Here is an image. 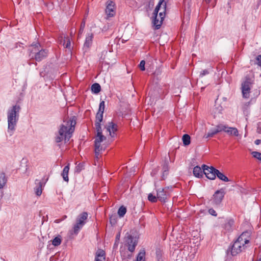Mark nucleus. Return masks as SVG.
I'll list each match as a JSON object with an SVG mask.
<instances>
[{
  "mask_svg": "<svg viewBox=\"0 0 261 261\" xmlns=\"http://www.w3.org/2000/svg\"><path fill=\"white\" fill-rule=\"evenodd\" d=\"M105 107V101L102 100V101H100V102L99 103V109H98V111L97 112L103 114Z\"/></svg>",
  "mask_w": 261,
  "mask_h": 261,
  "instance_id": "c9c22d12",
  "label": "nucleus"
},
{
  "mask_svg": "<svg viewBox=\"0 0 261 261\" xmlns=\"http://www.w3.org/2000/svg\"><path fill=\"white\" fill-rule=\"evenodd\" d=\"M116 216H113L112 215L110 217V222L111 224H115V223L116 222Z\"/></svg>",
  "mask_w": 261,
  "mask_h": 261,
  "instance_id": "a19ab883",
  "label": "nucleus"
},
{
  "mask_svg": "<svg viewBox=\"0 0 261 261\" xmlns=\"http://www.w3.org/2000/svg\"><path fill=\"white\" fill-rule=\"evenodd\" d=\"M193 174L197 177H202L203 175V170L199 166H196L193 169Z\"/></svg>",
  "mask_w": 261,
  "mask_h": 261,
  "instance_id": "4be33fe9",
  "label": "nucleus"
},
{
  "mask_svg": "<svg viewBox=\"0 0 261 261\" xmlns=\"http://www.w3.org/2000/svg\"><path fill=\"white\" fill-rule=\"evenodd\" d=\"M159 169H154L152 170V172L151 173V174L152 176H154L158 172Z\"/></svg>",
  "mask_w": 261,
  "mask_h": 261,
  "instance_id": "8fccbe9b",
  "label": "nucleus"
},
{
  "mask_svg": "<svg viewBox=\"0 0 261 261\" xmlns=\"http://www.w3.org/2000/svg\"><path fill=\"white\" fill-rule=\"evenodd\" d=\"M117 125L113 122H110L106 126L107 132L112 137H114L115 132L117 130Z\"/></svg>",
  "mask_w": 261,
  "mask_h": 261,
  "instance_id": "4468645a",
  "label": "nucleus"
},
{
  "mask_svg": "<svg viewBox=\"0 0 261 261\" xmlns=\"http://www.w3.org/2000/svg\"><path fill=\"white\" fill-rule=\"evenodd\" d=\"M225 132L227 133L228 134L230 135H233L234 136H238L239 132L237 128L232 127H228L226 126Z\"/></svg>",
  "mask_w": 261,
  "mask_h": 261,
  "instance_id": "aec40b11",
  "label": "nucleus"
},
{
  "mask_svg": "<svg viewBox=\"0 0 261 261\" xmlns=\"http://www.w3.org/2000/svg\"><path fill=\"white\" fill-rule=\"evenodd\" d=\"M255 63L258 66H261V55H258L256 57Z\"/></svg>",
  "mask_w": 261,
  "mask_h": 261,
  "instance_id": "ea45409f",
  "label": "nucleus"
},
{
  "mask_svg": "<svg viewBox=\"0 0 261 261\" xmlns=\"http://www.w3.org/2000/svg\"><path fill=\"white\" fill-rule=\"evenodd\" d=\"M145 61L144 60H142L139 65V68L141 69V70H142V71L145 70Z\"/></svg>",
  "mask_w": 261,
  "mask_h": 261,
  "instance_id": "58836bf2",
  "label": "nucleus"
},
{
  "mask_svg": "<svg viewBox=\"0 0 261 261\" xmlns=\"http://www.w3.org/2000/svg\"><path fill=\"white\" fill-rule=\"evenodd\" d=\"M183 144L185 146H188L190 144L191 138L188 134H184L182 137Z\"/></svg>",
  "mask_w": 261,
  "mask_h": 261,
  "instance_id": "c85d7f7f",
  "label": "nucleus"
},
{
  "mask_svg": "<svg viewBox=\"0 0 261 261\" xmlns=\"http://www.w3.org/2000/svg\"><path fill=\"white\" fill-rule=\"evenodd\" d=\"M205 2H206L207 4L209 3H210V0H205Z\"/></svg>",
  "mask_w": 261,
  "mask_h": 261,
  "instance_id": "864d4df0",
  "label": "nucleus"
},
{
  "mask_svg": "<svg viewBox=\"0 0 261 261\" xmlns=\"http://www.w3.org/2000/svg\"><path fill=\"white\" fill-rule=\"evenodd\" d=\"M35 184H36V186L34 188L35 193L37 196H40L41 195L42 192L43 183L39 180L36 179Z\"/></svg>",
  "mask_w": 261,
  "mask_h": 261,
  "instance_id": "6ab92c4d",
  "label": "nucleus"
},
{
  "mask_svg": "<svg viewBox=\"0 0 261 261\" xmlns=\"http://www.w3.org/2000/svg\"><path fill=\"white\" fill-rule=\"evenodd\" d=\"M97 132V136L95 138V141H98V142L101 143L104 140L106 139V137L102 134V129H96Z\"/></svg>",
  "mask_w": 261,
  "mask_h": 261,
  "instance_id": "5701e85b",
  "label": "nucleus"
},
{
  "mask_svg": "<svg viewBox=\"0 0 261 261\" xmlns=\"http://www.w3.org/2000/svg\"><path fill=\"white\" fill-rule=\"evenodd\" d=\"M234 221L232 219H227L224 224V228L227 231L230 232L232 230Z\"/></svg>",
  "mask_w": 261,
  "mask_h": 261,
  "instance_id": "dca6fc26",
  "label": "nucleus"
},
{
  "mask_svg": "<svg viewBox=\"0 0 261 261\" xmlns=\"http://www.w3.org/2000/svg\"><path fill=\"white\" fill-rule=\"evenodd\" d=\"M210 69L203 70L200 73L199 77L202 78L204 76L210 73Z\"/></svg>",
  "mask_w": 261,
  "mask_h": 261,
  "instance_id": "e433bc0d",
  "label": "nucleus"
},
{
  "mask_svg": "<svg viewBox=\"0 0 261 261\" xmlns=\"http://www.w3.org/2000/svg\"><path fill=\"white\" fill-rule=\"evenodd\" d=\"M19 105L16 104L9 108L7 111L8 133L12 136L16 128L19 118L20 111Z\"/></svg>",
  "mask_w": 261,
  "mask_h": 261,
  "instance_id": "f03ea898",
  "label": "nucleus"
},
{
  "mask_svg": "<svg viewBox=\"0 0 261 261\" xmlns=\"http://www.w3.org/2000/svg\"><path fill=\"white\" fill-rule=\"evenodd\" d=\"M250 232L249 231L243 232L238 238L240 241L243 242L244 244L246 245L248 244L250 242Z\"/></svg>",
  "mask_w": 261,
  "mask_h": 261,
  "instance_id": "2eb2a0df",
  "label": "nucleus"
},
{
  "mask_svg": "<svg viewBox=\"0 0 261 261\" xmlns=\"http://www.w3.org/2000/svg\"><path fill=\"white\" fill-rule=\"evenodd\" d=\"M84 169V164L83 163H80L76 166L75 171L76 172L80 173Z\"/></svg>",
  "mask_w": 261,
  "mask_h": 261,
  "instance_id": "f704fd0d",
  "label": "nucleus"
},
{
  "mask_svg": "<svg viewBox=\"0 0 261 261\" xmlns=\"http://www.w3.org/2000/svg\"><path fill=\"white\" fill-rule=\"evenodd\" d=\"M105 11L108 17L114 16L115 14L114 3L112 1L108 2Z\"/></svg>",
  "mask_w": 261,
  "mask_h": 261,
  "instance_id": "ddd939ff",
  "label": "nucleus"
},
{
  "mask_svg": "<svg viewBox=\"0 0 261 261\" xmlns=\"http://www.w3.org/2000/svg\"><path fill=\"white\" fill-rule=\"evenodd\" d=\"M226 128V125H223V124H219L216 126L215 129L216 130V132L217 133L221 132L222 131H225Z\"/></svg>",
  "mask_w": 261,
  "mask_h": 261,
  "instance_id": "2f4dec72",
  "label": "nucleus"
},
{
  "mask_svg": "<svg viewBox=\"0 0 261 261\" xmlns=\"http://www.w3.org/2000/svg\"><path fill=\"white\" fill-rule=\"evenodd\" d=\"M116 238H117V239H119V236H117Z\"/></svg>",
  "mask_w": 261,
  "mask_h": 261,
  "instance_id": "6e6d98bb",
  "label": "nucleus"
},
{
  "mask_svg": "<svg viewBox=\"0 0 261 261\" xmlns=\"http://www.w3.org/2000/svg\"><path fill=\"white\" fill-rule=\"evenodd\" d=\"M93 38V34L92 33H88L87 34L83 48L84 52H87L91 47Z\"/></svg>",
  "mask_w": 261,
  "mask_h": 261,
  "instance_id": "f8f14e48",
  "label": "nucleus"
},
{
  "mask_svg": "<svg viewBox=\"0 0 261 261\" xmlns=\"http://www.w3.org/2000/svg\"><path fill=\"white\" fill-rule=\"evenodd\" d=\"M76 121L73 119L64 121L63 123L60 126L58 134L55 137L56 143H60L63 140L68 141L71 137V134L74 130Z\"/></svg>",
  "mask_w": 261,
  "mask_h": 261,
  "instance_id": "f257e3e1",
  "label": "nucleus"
},
{
  "mask_svg": "<svg viewBox=\"0 0 261 261\" xmlns=\"http://www.w3.org/2000/svg\"><path fill=\"white\" fill-rule=\"evenodd\" d=\"M105 257H103V258H100L99 257V256H95V261H103V260H105Z\"/></svg>",
  "mask_w": 261,
  "mask_h": 261,
  "instance_id": "09e8293b",
  "label": "nucleus"
},
{
  "mask_svg": "<svg viewBox=\"0 0 261 261\" xmlns=\"http://www.w3.org/2000/svg\"><path fill=\"white\" fill-rule=\"evenodd\" d=\"M69 170V164H68L67 165L65 166L64 168L63 171L62 172L61 175L63 177L64 180L68 182L69 180L68 178V172Z\"/></svg>",
  "mask_w": 261,
  "mask_h": 261,
  "instance_id": "412c9836",
  "label": "nucleus"
},
{
  "mask_svg": "<svg viewBox=\"0 0 261 261\" xmlns=\"http://www.w3.org/2000/svg\"><path fill=\"white\" fill-rule=\"evenodd\" d=\"M136 261H145V251L141 250L137 255Z\"/></svg>",
  "mask_w": 261,
  "mask_h": 261,
  "instance_id": "393cba45",
  "label": "nucleus"
},
{
  "mask_svg": "<svg viewBox=\"0 0 261 261\" xmlns=\"http://www.w3.org/2000/svg\"><path fill=\"white\" fill-rule=\"evenodd\" d=\"M126 213V208L122 205L121 206L118 211V214L120 217H123Z\"/></svg>",
  "mask_w": 261,
  "mask_h": 261,
  "instance_id": "c756f323",
  "label": "nucleus"
},
{
  "mask_svg": "<svg viewBox=\"0 0 261 261\" xmlns=\"http://www.w3.org/2000/svg\"><path fill=\"white\" fill-rule=\"evenodd\" d=\"M128 251L133 252L138 244V239L131 235L127 237L126 241Z\"/></svg>",
  "mask_w": 261,
  "mask_h": 261,
  "instance_id": "9b49d317",
  "label": "nucleus"
},
{
  "mask_svg": "<svg viewBox=\"0 0 261 261\" xmlns=\"http://www.w3.org/2000/svg\"><path fill=\"white\" fill-rule=\"evenodd\" d=\"M101 90V87L98 83H94L91 86V91L95 94L98 93Z\"/></svg>",
  "mask_w": 261,
  "mask_h": 261,
  "instance_id": "cd10ccee",
  "label": "nucleus"
},
{
  "mask_svg": "<svg viewBox=\"0 0 261 261\" xmlns=\"http://www.w3.org/2000/svg\"><path fill=\"white\" fill-rule=\"evenodd\" d=\"M257 132L259 134H261V127L258 126L257 128Z\"/></svg>",
  "mask_w": 261,
  "mask_h": 261,
  "instance_id": "603ef678",
  "label": "nucleus"
},
{
  "mask_svg": "<svg viewBox=\"0 0 261 261\" xmlns=\"http://www.w3.org/2000/svg\"><path fill=\"white\" fill-rule=\"evenodd\" d=\"M222 107L220 108V110H219V113H221V111H222Z\"/></svg>",
  "mask_w": 261,
  "mask_h": 261,
  "instance_id": "5fc2aeb1",
  "label": "nucleus"
},
{
  "mask_svg": "<svg viewBox=\"0 0 261 261\" xmlns=\"http://www.w3.org/2000/svg\"><path fill=\"white\" fill-rule=\"evenodd\" d=\"M94 146H95V155L97 160L99 159V155L103 149L102 146L101 145V143L98 142V141H94Z\"/></svg>",
  "mask_w": 261,
  "mask_h": 261,
  "instance_id": "f3484780",
  "label": "nucleus"
},
{
  "mask_svg": "<svg viewBox=\"0 0 261 261\" xmlns=\"http://www.w3.org/2000/svg\"><path fill=\"white\" fill-rule=\"evenodd\" d=\"M7 181V180L6 178L5 174L4 173L0 174V190L4 187Z\"/></svg>",
  "mask_w": 261,
  "mask_h": 261,
  "instance_id": "a878e982",
  "label": "nucleus"
},
{
  "mask_svg": "<svg viewBox=\"0 0 261 261\" xmlns=\"http://www.w3.org/2000/svg\"><path fill=\"white\" fill-rule=\"evenodd\" d=\"M217 133L216 132L215 128L210 129L207 133L206 134V138H211L213 137L215 135L217 134Z\"/></svg>",
  "mask_w": 261,
  "mask_h": 261,
  "instance_id": "72a5a7b5",
  "label": "nucleus"
},
{
  "mask_svg": "<svg viewBox=\"0 0 261 261\" xmlns=\"http://www.w3.org/2000/svg\"><path fill=\"white\" fill-rule=\"evenodd\" d=\"M102 120L103 114L97 112L96 115V120L95 123L96 129L101 128L100 123L102 122Z\"/></svg>",
  "mask_w": 261,
  "mask_h": 261,
  "instance_id": "a211bd4d",
  "label": "nucleus"
},
{
  "mask_svg": "<svg viewBox=\"0 0 261 261\" xmlns=\"http://www.w3.org/2000/svg\"><path fill=\"white\" fill-rule=\"evenodd\" d=\"M252 154L254 158L261 161V153L257 151H253Z\"/></svg>",
  "mask_w": 261,
  "mask_h": 261,
  "instance_id": "4c0bfd02",
  "label": "nucleus"
},
{
  "mask_svg": "<svg viewBox=\"0 0 261 261\" xmlns=\"http://www.w3.org/2000/svg\"><path fill=\"white\" fill-rule=\"evenodd\" d=\"M257 261H261V258H260L259 260H258Z\"/></svg>",
  "mask_w": 261,
  "mask_h": 261,
  "instance_id": "4d7b16f0",
  "label": "nucleus"
},
{
  "mask_svg": "<svg viewBox=\"0 0 261 261\" xmlns=\"http://www.w3.org/2000/svg\"><path fill=\"white\" fill-rule=\"evenodd\" d=\"M157 196L153 195L152 193H149L148 196V200L151 202H155L157 201Z\"/></svg>",
  "mask_w": 261,
  "mask_h": 261,
  "instance_id": "473e14b6",
  "label": "nucleus"
},
{
  "mask_svg": "<svg viewBox=\"0 0 261 261\" xmlns=\"http://www.w3.org/2000/svg\"><path fill=\"white\" fill-rule=\"evenodd\" d=\"M261 143V140L259 139H257L255 141L254 143L256 145H259Z\"/></svg>",
  "mask_w": 261,
  "mask_h": 261,
  "instance_id": "3c124183",
  "label": "nucleus"
},
{
  "mask_svg": "<svg viewBox=\"0 0 261 261\" xmlns=\"http://www.w3.org/2000/svg\"><path fill=\"white\" fill-rule=\"evenodd\" d=\"M85 21H83L81 24V28H80V29L79 30V34H82L84 31V29L85 28Z\"/></svg>",
  "mask_w": 261,
  "mask_h": 261,
  "instance_id": "37998d69",
  "label": "nucleus"
},
{
  "mask_svg": "<svg viewBox=\"0 0 261 261\" xmlns=\"http://www.w3.org/2000/svg\"><path fill=\"white\" fill-rule=\"evenodd\" d=\"M168 171H163V173H162V179L164 180L165 179V178L166 177V176L168 175Z\"/></svg>",
  "mask_w": 261,
  "mask_h": 261,
  "instance_id": "49530a36",
  "label": "nucleus"
},
{
  "mask_svg": "<svg viewBox=\"0 0 261 261\" xmlns=\"http://www.w3.org/2000/svg\"><path fill=\"white\" fill-rule=\"evenodd\" d=\"M247 247V245L244 244L243 242L237 239L231 247L230 253L231 255L236 256L243 250H245Z\"/></svg>",
  "mask_w": 261,
  "mask_h": 261,
  "instance_id": "39448f33",
  "label": "nucleus"
},
{
  "mask_svg": "<svg viewBox=\"0 0 261 261\" xmlns=\"http://www.w3.org/2000/svg\"><path fill=\"white\" fill-rule=\"evenodd\" d=\"M208 213L214 216H217V214L216 212L212 208L208 210Z\"/></svg>",
  "mask_w": 261,
  "mask_h": 261,
  "instance_id": "c03bdc74",
  "label": "nucleus"
},
{
  "mask_svg": "<svg viewBox=\"0 0 261 261\" xmlns=\"http://www.w3.org/2000/svg\"><path fill=\"white\" fill-rule=\"evenodd\" d=\"M71 43L70 39L69 38H67V42L65 44V47L67 48H69L70 47Z\"/></svg>",
  "mask_w": 261,
  "mask_h": 261,
  "instance_id": "de8ad7c7",
  "label": "nucleus"
},
{
  "mask_svg": "<svg viewBox=\"0 0 261 261\" xmlns=\"http://www.w3.org/2000/svg\"><path fill=\"white\" fill-rule=\"evenodd\" d=\"M163 171H168V162L166 161L163 165Z\"/></svg>",
  "mask_w": 261,
  "mask_h": 261,
  "instance_id": "79ce46f5",
  "label": "nucleus"
},
{
  "mask_svg": "<svg viewBox=\"0 0 261 261\" xmlns=\"http://www.w3.org/2000/svg\"><path fill=\"white\" fill-rule=\"evenodd\" d=\"M61 243V239L59 236L55 237L52 241V244L55 246H58L60 245Z\"/></svg>",
  "mask_w": 261,
  "mask_h": 261,
  "instance_id": "7c9ffc66",
  "label": "nucleus"
},
{
  "mask_svg": "<svg viewBox=\"0 0 261 261\" xmlns=\"http://www.w3.org/2000/svg\"><path fill=\"white\" fill-rule=\"evenodd\" d=\"M162 4L163 1L161 0L159 2L158 5L156 6L153 13L154 18L153 19L152 23L155 27L156 29H159L163 22V19H161V18L158 17V12L161 9V6Z\"/></svg>",
  "mask_w": 261,
  "mask_h": 261,
  "instance_id": "0eeeda50",
  "label": "nucleus"
},
{
  "mask_svg": "<svg viewBox=\"0 0 261 261\" xmlns=\"http://www.w3.org/2000/svg\"><path fill=\"white\" fill-rule=\"evenodd\" d=\"M155 259L156 261H164L162 251L159 248H157L155 250Z\"/></svg>",
  "mask_w": 261,
  "mask_h": 261,
  "instance_id": "bb28decb",
  "label": "nucleus"
},
{
  "mask_svg": "<svg viewBox=\"0 0 261 261\" xmlns=\"http://www.w3.org/2000/svg\"><path fill=\"white\" fill-rule=\"evenodd\" d=\"M33 47L32 49H29L31 54L30 56L34 58L37 62H40L46 58L48 55V51L45 49H40V43H34L31 45Z\"/></svg>",
  "mask_w": 261,
  "mask_h": 261,
  "instance_id": "7ed1b4c3",
  "label": "nucleus"
},
{
  "mask_svg": "<svg viewBox=\"0 0 261 261\" xmlns=\"http://www.w3.org/2000/svg\"><path fill=\"white\" fill-rule=\"evenodd\" d=\"M252 84L251 79L246 76L245 81L241 85L242 93L243 97L245 98H248L250 93V86Z\"/></svg>",
  "mask_w": 261,
  "mask_h": 261,
  "instance_id": "423d86ee",
  "label": "nucleus"
},
{
  "mask_svg": "<svg viewBox=\"0 0 261 261\" xmlns=\"http://www.w3.org/2000/svg\"><path fill=\"white\" fill-rule=\"evenodd\" d=\"M105 253L103 251H100L96 254V256H99L100 258H103L105 257Z\"/></svg>",
  "mask_w": 261,
  "mask_h": 261,
  "instance_id": "a18cd8bd",
  "label": "nucleus"
},
{
  "mask_svg": "<svg viewBox=\"0 0 261 261\" xmlns=\"http://www.w3.org/2000/svg\"><path fill=\"white\" fill-rule=\"evenodd\" d=\"M215 177L217 176V177L220 180L225 182H228L229 181V179L223 173L220 172L218 169L216 170Z\"/></svg>",
  "mask_w": 261,
  "mask_h": 261,
  "instance_id": "b1692460",
  "label": "nucleus"
},
{
  "mask_svg": "<svg viewBox=\"0 0 261 261\" xmlns=\"http://www.w3.org/2000/svg\"><path fill=\"white\" fill-rule=\"evenodd\" d=\"M88 214L87 212H83L79 214L76 218L75 223L73 225L71 234H77L81 229L86 223Z\"/></svg>",
  "mask_w": 261,
  "mask_h": 261,
  "instance_id": "20e7f679",
  "label": "nucleus"
},
{
  "mask_svg": "<svg viewBox=\"0 0 261 261\" xmlns=\"http://www.w3.org/2000/svg\"><path fill=\"white\" fill-rule=\"evenodd\" d=\"M203 173L205 175L206 177L211 179L214 180L215 179V172L217 169L213 166L208 167L207 165H203L202 166Z\"/></svg>",
  "mask_w": 261,
  "mask_h": 261,
  "instance_id": "1a4fd4ad",
  "label": "nucleus"
},
{
  "mask_svg": "<svg viewBox=\"0 0 261 261\" xmlns=\"http://www.w3.org/2000/svg\"><path fill=\"white\" fill-rule=\"evenodd\" d=\"M169 188V187H167L156 190L157 198L161 202L165 203L167 201L168 197L170 196V193L168 192Z\"/></svg>",
  "mask_w": 261,
  "mask_h": 261,
  "instance_id": "6e6552de",
  "label": "nucleus"
},
{
  "mask_svg": "<svg viewBox=\"0 0 261 261\" xmlns=\"http://www.w3.org/2000/svg\"><path fill=\"white\" fill-rule=\"evenodd\" d=\"M225 194V192L223 189L216 191L213 195L214 204L216 205H219L221 203Z\"/></svg>",
  "mask_w": 261,
  "mask_h": 261,
  "instance_id": "9d476101",
  "label": "nucleus"
}]
</instances>
